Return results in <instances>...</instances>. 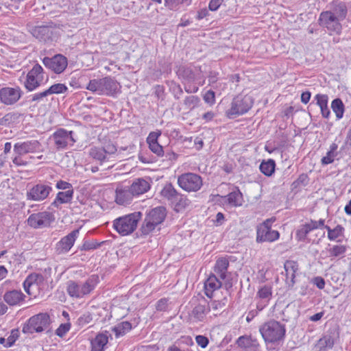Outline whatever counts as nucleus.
<instances>
[{
  "label": "nucleus",
  "instance_id": "nucleus-1",
  "mask_svg": "<svg viewBox=\"0 0 351 351\" xmlns=\"http://www.w3.org/2000/svg\"><path fill=\"white\" fill-rule=\"evenodd\" d=\"M119 83L111 77L90 80L86 89L99 95L115 96L120 92Z\"/></svg>",
  "mask_w": 351,
  "mask_h": 351
},
{
  "label": "nucleus",
  "instance_id": "nucleus-2",
  "mask_svg": "<svg viewBox=\"0 0 351 351\" xmlns=\"http://www.w3.org/2000/svg\"><path fill=\"white\" fill-rule=\"evenodd\" d=\"M141 217V212L130 213L115 219L112 221V227L120 235L127 236L136 229Z\"/></svg>",
  "mask_w": 351,
  "mask_h": 351
},
{
  "label": "nucleus",
  "instance_id": "nucleus-3",
  "mask_svg": "<svg viewBox=\"0 0 351 351\" xmlns=\"http://www.w3.org/2000/svg\"><path fill=\"white\" fill-rule=\"evenodd\" d=\"M99 283V277L92 275L84 282L70 280L67 282L66 291L68 294L75 298H82L90 294Z\"/></svg>",
  "mask_w": 351,
  "mask_h": 351
},
{
  "label": "nucleus",
  "instance_id": "nucleus-4",
  "mask_svg": "<svg viewBox=\"0 0 351 351\" xmlns=\"http://www.w3.org/2000/svg\"><path fill=\"white\" fill-rule=\"evenodd\" d=\"M166 208L163 206L154 208L147 213L141 227L142 234L147 235L152 232L165 220Z\"/></svg>",
  "mask_w": 351,
  "mask_h": 351
},
{
  "label": "nucleus",
  "instance_id": "nucleus-5",
  "mask_svg": "<svg viewBox=\"0 0 351 351\" xmlns=\"http://www.w3.org/2000/svg\"><path fill=\"white\" fill-rule=\"evenodd\" d=\"M259 331L266 343H275L285 335V326L276 320H270L262 325Z\"/></svg>",
  "mask_w": 351,
  "mask_h": 351
},
{
  "label": "nucleus",
  "instance_id": "nucleus-6",
  "mask_svg": "<svg viewBox=\"0 0 351 351\" xmlns=\"http://www.w3.org/2000/svg\"><path fill=\"white\" fill-rule=\"evenodd\" d=\"M51 324L49 315L46 313L31 317L23 327V333L41 332L49 329Z\"/></svg>",
  "mask_w": 351,
  "mask_h": 351
},
{
  "label": "nucleus",
  "instance_id": "nucleus-7",
  "mask_svg": "<svg viewBox=\"0 0 351 351\" xmlns=\"http://www.w3.org/2000/svg\"><path fill=\"white\" fill-rule=\"evenodd\" d=\"M253 103V99L251 96L239 95L232 99L231 106L227 110L226 114L229 118L243 114L252 107Z\"/></svg>",
  "mask_w": 351,
  "mask_h": 351
},
{
  "label": "nucleus",
  "instance_id": "nucleus-8",
  "mask_svg": "<svg viewBox=\"0 0 351 351\" xmlns=\"http://www.w3.org/2000/svg\"><path fill=\"white\" fill-rule=\"evenodd\" d=\"M275 219H267L264 222L257 226L256 229V241L273 242L278 239L280 234L277 230H272L271 226Z\"/></svg>",
  "mask_w": 351,
  "mask_h": 351
},
{
  "label": "nucleus",
  "instance_id": "nucleus-9",
  "mask_svg": "<svg viewBox=\"0 0 351 351\" xmlns=\"http://www.w3.org/2000/svg\"><path fill=\"white\" fill-rule=\"evenodd\" d=\"M347 8L343 2L334 1L330 11L323 12L319 16V22H335L345 19Z\"/></svg>",
  "mask_w": 351,
  "mask_h": 351
},
{
  "label": "nucleus",
  "instance_id": "nucleus-10",
  "mask_svg": "<svg viewBox=\"0 0 351 351\" xmlns=\"http://www.w3.org/2000/svg\"><path fill=\"white\" fill-rule=\"evenodd\" d=\"M178 185L188 192H196L202 186L203 182L201 176L193 173H185L178 178Z\"/></svg>",
  "mask_w": 351,
  "mask_h": 351
},
{
  "label": "nucleus",
  "instance_id": "nucleus-11",
  "mask_svg": "<svg viewBox=\"0 0 351 351\" xmlns=\"http://www.w3.org/2000/svg\"><path fill=\"white\" fill-rule=\"evenodd\" d=\"M52 191V187L49 182H40L29 188L26 193L27 200L41 202L48 197Z\"/></svg>",
  "mask_w": 351,
  "mask_h": 351
},
{
  "label": "nucleus",
  "instance_id": "nucleus-12",
  "mask_svg": "<svg viewBox=\"0 0 351 351\" xmlns=\"http://www.w3.org/2000/svg\"><path fill=\"white\" fill-rule=\"evenodd\" d=\"M73 134V131L60 128L52 134L51 138L57 149H66L68 146H73L76 142Z\"/></svg>",
  "mask_w": 351,
  "mask_h": 351
},
{
  "label": "nucleus",
  "instance_id": "nucleus-13",
  "mask_svg": "<svg viewBox=\"0 0 351 351\" xmlns=\"http://www.w3.org/2000/svg\"><path fill=\"white\" fill-rule=\"evenodd\" d=\"M43 69L36 64L27 73L24 86L29 91H32L43 84Z\"/></svg>",
  "mask_w": 351,
  "mask_h": 351
},
{
  "label": "nucleus",
  "instance_id": "nucleus-14",
  "mask_svg": "<svg viewBox=\"0 0 351 351\" xmlns=\"http://www.w3.org/2000/svg\"><path fill=\"white\" fill-rule=\"evenodd\" d=\"M43 63L57 74L62 73L68 65L67 58L62 54H56L51 58L45 57Z\"/></svg>",
  "mask_w": 351,
  "mask_h": 351
},
{
  "label": "nucleus",
  "instance_id": "nucleus-15",
  "mask_svg": "<svg viewBox=\"0 0 351 351\" xmlns=\"http://www.w3.org/2000/svg\"><path fill=\"white\" fill-rule=\"evenodd\" d=\"M23 91L19 86L3 87L0 89V101L6 106L16 104L21 97Z\"/></svg>",
  "mask_w": 351,
  "mask_h": 351
},
{
  "label": "nucleus",
  "instance_id": "nucleus-16",
  "mask_svg": "<svg viewBox=\"0 0 351 351\" xmlns=\"http://www.w3.org/2000/svg\"><path fill=\"white\" fill-rule=\"evenodd\" d=\"M54 220L53 215L49 212H40L32 214L28 219V224L34 228L47 227Z\"/></svg>",
  "mask_w": 351,
  "mask_h": 351
},
{
  "label": "nucleus",
  "instance_id": "nucleus-17",
  "mask_svg": "<svg viewBox=\"0 0 351 351\" xmlns=\"http://www.w3.org/2000/svg\"><path fill=\"white\" fill-rule=\"evenodd\" d=\"M79 235V230H74L66 236L64 237L56 243V250L58 254L68 252L73 247L76 239Z\"/></svg>",
  "mask_w": 351,
  "mask_h": 351
},
{
  "label": "nucleus",
  "instance_id": "nucleus-18",
  "mask_svg": "<svg viewBox=\"0 0 351 351\" xmlns=\"http://www.w3.org/2000/svg\"><path fill=\"white\" fill-rule=\"evenodd\" d=\"M201 68L190 65L188 66H181L178 71V75L180 77L189 82L196 81L201 78Z\"/></svg>",
  "mask_w": 351,
  "mask_h": 351
},
{
  "label": "nucleus",
  "instance_id": "nucleus-19",
  "mask_svg": "<svg viewBox=\"0 0 351 351\" xmlns=\"http://www.w3.org/2000/svg\"><path fill=\"white\" fill-rule=\"evenodd\" d=\"M45 278L40 274L33 273L29 274L23 282V288L25 292L32 295V290H37L43 285Z\"/></svg>",
  "mask_w": 351,
  "mask_h": 351
},
{
  "label": "nucleus",
  "instance_id": "nucleus-20",
  "mask_svg": "<svg viewBox=\"0 0 351 351\" xmlns=\"http://www.w3.org/2000/svg\"><path fill=\"white\" fill-rule=\"evenodd\" d=\"M40 145V143L36 140L17 143L14 145V151L18 155L21 156L36 152L39 149Z\"/></svg>",
  "mask_w": 351,
  "mask_h": 351
},
{
  "label": "nucleus",
  "instance_id": "nucleus-21",
  "mask_svg": "<svg viewBox=\"0 0 351 351\" xmlns=\"http://www.w3.org/2000/svg\"><path fill=\"white\" fill-rule=\"evenodd\" d=\"M337 335L335 332H326L316 343L315 351H328L332 348Z\"/></svg>",
  "mask_w": 351,
  "mask_h": 351
},
{
  "label": "nucleus",
  "instance_id": "nucleus-22",
  "mask_svg": "<svg viewBox=\"0 0 351 351\" xmlns=\"http://www.w3.org/2000/svg\"><path fill=\"white\" fill-rule=\"evenodd\" d=\"M210 306L208 302L202 299L192 311V317L196 322H204L206 315L210 312Z\"/></svg>",
  "mask_w": 351,
  "mask_h": 351
},
{
  "label": "nucleus",
  "instance_id": "nucleus-23",
  "mask_svg": "<svg viewBox=\"0 0 351 351\" xmlns=\"http://www.w3.org/2000/svg\"><path fill=\"white\" fill-rule=\"evenodd\" d=\"M115 201L119 205H126L131 203L134 193H132L131 189L129 187L119 186L116 189Z\"/></svg>",
  "mask_w": 351,
  "mask_h": 351
},
{
  "label": "nucleus",
  "instance_id": "nucleus-24",
  "mask_svg": "<svg viewBox=\"0 0 351 351\" xmlns=\"http://www.w3.org/2000/svg\"><path fill=\"white\" fill-rule=\"evenodd\" d=\"M286 276V284L293 287L295 284V273L298 270V264L294 261H287L284 264Z\"/></svg>",
  "mask_w": 351,
  "mask_h": 351
},
{
  "label": "nucleus",
  "instance_id": "nucleus-25",
  "mask_svg": "<svg viewBox=\"0 0 351 351\" xmlns=\"http://www.w3.org/2000/svg\"><path fill=\"white\" fill-rule=\"evenodd\" d=\"M150 186L149 181L143 178H139L133 180L130 188L134 196H137L147 192L149 190Z\"/></svg>",
  "mask_w": 351,
  "mask_h": 351
},
{
  "label": "nucleus",
  "instance_id": "nucleus-26",
  "mask_svg": "<svg viewBox=\"0 0 351 351\" xmlns=\"http://www.w3.org/2000/svg\"><path fill=\"white\" fill-rule=\"evenodd\" d=\"M221 287V281L215 275H210L204 282L206 295L210 298H212L213 292Z\"/></svg>",
  "mask_w": 351,
  "mask_h": 351
},
{
  "label": "nucleus",
  "instance_id": "nucleus-27",
  "mask_svg": "<svg viewBox=\"0 0 351 351\" xmlns=\"http://www.w3.org/2000/svg\"><path fill=\"white\" fill-rule=\"evenodd\" d=\"M24 298V294L21 291L16 290L7 291L3 295L4 301L10 306L19 304Z\"/></svg>",
  "mask_w": 351,
  "mask_h": 351
},
{
  "label": "nucleus",
  "instance_id": "nucleus-28",
  "mask_svg": "<svg viewBox=\"0 0 351 351\" xmlns=\"http://www.w3.org/2000/svg\"><path fill=\"white\" fill-rule=\"evenodd\" d=\"M229 267V261L226 258H219L215 263V272L222 280H228V268Z\"/></svg>",
  "mask_w": 351,
  "mask_h": 351
},
{
  "label": "nucleus",
  "instance_id": "nucleus-29",
  "mask_svg": "<svg viewBox=\"0 0 351 351\" xmlns=\"http://www.w3.org/2000/svg\"><path fill=\"white\" fill-rule=\"evenodd\" d=\"M108 341L106 333H99L91 341L92 351H104Z\"/></svg>",
  "mask_w": 351,
  "mask_h": 351
},
{
  "label": "nucleus",
  "instance_id": "nucleus-30",
  "mask_svg": "<svg viewBox=\"0 0 351 351\" xmlns=\"http://www.w3.org/2000/svg\"><path fill=\"white\" fill-rule=\"evenodd\" d=\"M73 189L58 192L52 205L57 207L58 204H67L71 202L73 197Z\"/></svg>",
  "mask_w": 351,
  "mask_h": 351
},
{
  "label": "nucleus",
  "instance_id": "nucleus-31",
  "mask_svg": "<svg viewBox=\"0 0 351 351\" xmlns=\"http://www.w3.org/2000/svg\"><path fill=\"white\" fill-rule=\"evenodd\" d=\"M228 203L232 206H240L243 202V195L238 188L225 196Z\"/></svg>",
  "mask_w": 351,
  "mask_h": 351
},
{
  "label": "nucleus",
  "instance_id": "nucleus-32",
  "mask_svg": "<svg viewBox=\"0 0 351 351\" xmlns=\"http://www.w3.org/2000/svg\"><path fill=\"white\" fill-rule=\"evenodd\" d=\"M32 34L39 40H46L49 37L50 29L47 25L36 26L32 29Z\"/></svg>",
  "mask_w": 351,
  "mask_h": 351
},
{
  "label": "nucleus",
  "instance_id": "nucleus-33",
  "mask_svg": "<svg viewBox=\"0 0 351 351\" xmlns=\"http://www.w3.org/2000/svg\"><path fill=\"white\" fill-rule=\"evenodd\" d=\"M276 163L272 159L263 161L260 165L261 171L267 176H271L275 171Z\"/></svg>",
  "mask_w": 351,
  "mask_h": 351
},
{
  "label": "nucleus",
  "instance_id": "nucleus-34",
  "mask_svg": "<svg viewBox=\"0 0 351 351\" xmlns=\"http://www.w3.org/2000/svg\"><path fill=\"white\" fill-rule=\"evenodd\" d=\"M161 195L169 200L177 201L178 193L171 184L165 186L161 191Z\"/></svg>",
  "mask_w": 351,
  "mask_h": 351
},
{
  "label": "nucleus",
  "instance_id": "nucleus-35",
  "mask_svg": "<svg viewBox=\"0 0 351 351\" xmlns=\"http://www.w3.org/2000/svg\"><path fill=\"white\" fill-rule=\"evenodd\" d=\"M331 108L335 113L337 119H340L343 117L344 113V104L340 99L337 98L334 99L332 101Z\"/></svg>",
  "mask_w": 351,
  "mask_h": 351
},
{
  "label": "nucleus",
  "instance_id": "nucleus-36",
  "mask_svg": "<svg viewBox=\"0 0 351 351\" xmlns=\"http://www.w3.org/2000/svg\"><path fill=\"white\" fill-rule=\"evenodd\" d=\"M132 328V324L129 322H123L113 328L116 337L124 335Z\"/></svg>",
  "mask_w": 351,
  "mask_h": 351
},
{
  "label": "nucleus",
  "instance_id": "nucleus-37",
  "mask_svg": "<svg viewBox=\"0 0 351 351\" xmlns=\"http://www.w3.org/2000/svg\"><path fill=\"white\" fill-rule=\"evenodd\" d=\"M89 155L94 159L103 162L106 159L105 151L102 147H93L90 149Z\"/></svg>",
  "mask_w": 351,
  "mask_h": 351
},
{
  "label": "nucleus",
  "instance_id": "nucleus-38",
  "mask_svg": "<svg viewBox=\"0 0 351 351\" xmlns=\"http://www.w3.org/2000/svg\"><path fill=\"white\" fill-rule=\"evenodd\" d=\"M330 257L343 256L346 252V247L343 245H335L328 249Z\"/></svg>",
  "mask_w": 351,
  "mask_h": 351
},
{
  "label": "nucleus",
  "instance_id": "nucleus-39",
  "mask_svg": "<svg viewBox=\"0 0 351 351\" xmlns=\"http://www.w3.org/2000/svg\"><path fill=\"white\" fill-rule=\"evenodd\" d=\"M166 7L171 10H176L181 4L189 5L191 0H164Z\"/></svg>",
  "mask_w": 351,
  "mask_h": 351
},
{
  "label": "nucleus",
  "instance_id": "nucleus-40",
  "mask_svg": "<svg viewBox=\"0 0 351 351\" xmlns=\"http://www.w3.org/2000/svg\"><path fill=\"white\" fill-rule=\"evenodd\" d=\"M200 101L199 98L195 95L186 97L184 101V104L186 109L192 110L195 108Z\"/></svg>",
  "mask_w": 351,
  "mask_h": 351
},
{
  "label": "nucleus",
  "instance_id": "nucleus-41",
  "mask_svg": "<svg viewBox=\"0 0 351 351\" xmlns=\"http://www.w3.org/2000/svg\"><path fill=\"white\" fill-rule=\"evenodd\" d=\"M271 294V288L269 286H264L261 287L257 293V295L261 300L267 301H269Z\"/></svg>",
  "mask_w": 351,
  "mask_h": 351
},
{
  "label": "nucleus",
  "instance_id": "nucleus-42",
  "mask_svg": "<svg viewBox=\"0 0 351 351\" xmlns=\"http://www.w3.org/2000/svg\"><path fill=\"white\" fill-rule=\"evenodd\" d=\"M67 87L64 84H55L47 89L49 95L64 93L67 90Z\"/></svg>",
  "mask_w": 351,
  "mask_h": 351
},
{
  "label": "nucleus",
  "instance_id": "nucleus-43",
  "mask_svg": "<svg viewBox=\"0 0 351 351\" xmlns=\"http://www.w3.org/2000/svg\"><path fill=\"white\" fill-rule=\"evenodd\" d=\"M344 228L341 225H337L335 228L332 229L331 233L328 234V238L330 241H335L339 237L343 235Z\"/></svg>",
  "mask_w": 351,
  "mask_h": 351
},
{
  "label": "nucleus",
  "instance_id": "nucleus-44",
  "mask_svg": "<svg viewBox=\"0 0 351 351\" xmlns=\"http://www.w3.org/2000/svg\"><path fill=\"white\" fill-rule=\"evenodd\" d=\"M311 232V228H308L306 224H304L300 227L296 232V238L299 241H304L307 234Z\"/></svg>",
  "mask_w": 351,
  "mask_h": 351
},
{
  "label": "nucleus",
  "instance_id": "nucleus-45",
  "mask_svg": "<svg viewBox=\"0 0 351 351\" xmlns=\"http://www.w3.org/2000/svg\"><path fill=\"white\" fill-rule=\"evenodd\" d=\"M319 25H322V23H319ZM322 25H325L326 26H323L324 27H326L330 34H339L341 30V23H322Z\"/></svg>",
  "mask_w": 351,
  "mask_h": 351
},
{
  "label": "nucleus",
  "instance_id": "nucleus-46",
  "mask_svg": "<svg viewBox=\"0 0 351 351\" xmlns=\"http://www.w3.org/2000/svg\"><path fill=\"white\" fill-rule=\"evenodd\" d=\"M19 337V331L18 329H13L11 331L10 335L6 339V343L5 344V347L9 348L14 345L16 339Z\"/></svg>",
  "mask_w": 351,
  "mask_h": 351
},
{
  "label": "nucleus",
  "instance_id": "nucleus-47",
  "mask_svg": "<svg viewBox=\"0 0 351 351\" xmlns=\"http://www.w3.org/2000/svg\"><path fill=\"white\" fill-rule=\"evenodd\" d=\"M93 317L91 313L86 312L77 319V324L81 326H84L85 325L90 323Z\"/></svg>",
  "mask_w": 351,
  "mask_h": 351
},
{
  "label": "nucleus",
  "instance_id": "nucleus-48",
  "mask_svg": "<svg viewBox=\"0 0 351 351\" xmlns=\"http://www.w3.org/2000/svg\"><path fill=\"white\" fill-rule=\"evenodd\" d=\"M149 148L150 150L156 154L158 156H162L164 155V151L162 147L158 143H149Z\"/></svg>",
  "mask_w": 351,
  "mask_h": 351
},
{
  "label": "nucleus",
  "instance_id": "nucleus-49",
  "mask_svg": "<svg viewBox=\"0 0 351 351\" xmlns=\"http://www.w3.org/2000/svg\"><path fill=\"white\" fill-rule=\"evenodd\" d=\"M196 343L202 348H206L208 343L209 339L204 335H198L195 337Z\"/></svg>",
  "mask_w": 351,
  "mask_h": 351
},
{
  "label": "nucleus",
  "instance_id": "nucleus-50",
  "mask_svg": "<svg viewBox=\"0 0 351 351\" xmlns=\"http://www.w3.org/2000/svg\"><path fill=\"white\" fill-rule=\"evenodd\" d=\"M176 202L177 203L176 206L178 208V209L184 208L186 206H188L190 203L189 200L187 198L179 194L178 198L177 199Z\"/></svg>",
  "mask_w": 351,
  "mask_h": 351
},
{
  "label": "nucleus",
  "instance_id": "nucleus-51",
  "mask_svg": "<svg viewBox=\"0 0 351 351\" xmlns=\"http://www.w3.org/2000/svg\"><path fill=\"white\" fill-rule=\"evenodd\" d=\"M315 99L317 101V104L320 108H323V107L328 106V96L326 95L317 94L315 96Z\"/></svg>",
  "mask_w": 351,
  "mask_h": 351
},
{
  "label": "nucleus",
  "instance_id": "nucleus-52",
  "mask_svg": "<svg viewBox=\"0 0 351 351\" xmlns=\"http://www.w3.org/2000/svg\"><path fill=\"white\" fill-rule=\"evenodd\" d=\"M204 100L206 103L209 105H213L215 102V92L209 90H208L203 97Z\"/></svg>",
  "mask_w": 351,
  "mask_h": 351
},
{
  "label": "nucleus",
  "instance_id": "nucleus-53",
  "mask_svg": "<svg viewBox=\"0 0 351 351\" xmlns=\"http://www.w3.org/2000/svg\"><path fill=\"white\" fill-rule=\"evenodd\" d=\"M69 323L62 324L56 331V334L59 337H63L70 329Z\"/></svg>",
  "mask_w": 351,
  "mask_h": 351
},
{
  "label": "nucleus",
  "instance_id": "nucleus-54",
  "mask_svg": "<svg viewBox=\"0 0 351 351\" xmlns=\"http://www.w3.org/2000/svg\"><path fill=\"white\" fill-rule=\"evenodd\" d=\"M337 156V154H334V153L328 151L326 153V156H324L322 158V160H321L322 161V164L324 165L331 164L334 161L335 158Z\"/></svg>",
  "mask_w": 351,
  "mask_h": 351
},
{
  "label": "nucleus",
  "instance_id": "nucleus-55",
  "mask_svg": "<svg viewBox=\"0 0 351 351\" xmlns=\"http://www.w3.org/2000/svg\"><path fill=\"white\" fill-rule=\"evenodd\" d=\"M160 135H161L160 130H156L155 132H150L147 138V144L153 143H158V138Z\"/></svg>",
  "mask_w": 351,
  "mask_h": 351
},
{
  "label": "nucleus",
  "instance_id": "nucleus-56",
  "mask_svg": "<svg viewBox=\"0 0 351 351\" xmlns=\"http://www.w3.org/2000/svg\"><path fill=\"white\" fill-rule=\"evenodd\" d=\"M16 118L14 113H8L3 117L0 119V125H6L11 123Z\"/></svg>",
  "mask_w": 351,
  "mask_h": 351
},
{
  "label": "nucleus",
  "instance_id": "nucleus-57",
  "mask_svg": "<svg viewBox=\"0 0 351 351\" xmlns=\"http://www.w3.org/2000/svg\"><path fill=\"white\" fill-rule=\"evenodd\" d=\"M56 187L58 189L65 190V191H68L69 189H73L71 184H70L66 181H63V180H59L56 183Z\"/></svg>",
  "mask_w": 351,
  "mask_h": 351
},
{
  "label": "nucleus",
  "instance_id": "nucleus-58",
  "mask_svg": "<svg viewBox=\"0 0 351 351\" xmlns=\"http://www.w3.org/2000/svg\"><path fill=\"white\" fill-rule=\"evenodd\" d=\"M223 0H210L209 2L208 8L211 11L217 10L221 5Z\"/></svg>",
  "mask_w": 351,
  "mask_h": 351
},
{
  "label": "nucleus",
  "instance_id": "nucleus-59",
  "mask_svg": "<svg viewBox=\"0 0 351 351\" xmlns=\"http://www.w3.org/2000/svg\"><path fill=\"white\" fill-rule=\"evenodd\" d=\"M105 151V155H111L117 152V148L113 144H108L104 147H102Z\"/></svg>",
  "mask_w": 351,
  "mask_h": 351
},
{
  "label": "nucleus",
  "instance_id": "nucleus-60",
  "mask_svg": "<svg viewBox=\"0 0 351 351\" xmlns=\"http://www.w3.org/2000/svg\"><path fill=\"white\" fill-rule=\"evenodd\" d=\"M313 283L317 286L319 289H323L325 287V280L323 278L317 276L314 278Z\"/></svg>",
  "mask_w": 351,
  "mask_h": 351
},
{
  "label": "nucleus",
  "instance_id": "nucleus-61",
  "mask_svg": "<svg viewBox=\"0 0 351 351\" xmlns=\"http://www.w3.org/2000/svg\"><path fill=\"white\" fill-rule=\"evenodd\" d=\"M237 342L239 346L245 347L250 344V339L247 337L241 336L239 337Z\"/></svg>",
  "mask_w": 351,
  "mask_h": 351
},
{
  "label": "nucleus",
  "instance_id": "nucleus-62",
  "mask_svg": "<svg viewBox=\"0 0 351 351\" xmlns=\"http://www.w3.org/2000/svg\"><path fill=\"white\" fill-rule=\"evenodd\" d=\"M307 182H308V176H307V175L303 173V174H301L298 177L297 180H295L293 182V184L299 185L300 184H302L305 185V184H306Z\"/></svg>",
  "mask_w": 351,
  "mask_h": 351
},
{
  "label": "nucleus",
  "instance_id": "nucleus-63",
  "mask_svg": "<svg viewBox=\"0 0 351 351\" xmlns=\"http://www.w3.org/2000/svg\"><path fill=\"white\" fill-rule=\"evenodd\" d=\"M210 309L212 308L214 311L221 310L223 308L224 304L221 302L215 300L212 302L211 304L210 305Z\"/></svg>",
  "mask_w": 351,
  "mask_h": 351
},
{
  "label": "nucleus",
  "instance_id": "nucleus-64",
  "mask_svg": "<svg viewBox=\"0 0 351 351\" xmlns=\"http://www.w3.org/2000/svg\"><path fill=\"white\" fill-rule=\"evenodd\" d=\"M167 300L166 299H161L157 302L156 308L158 311H165L167 308Z\"/></svg>",
  "mask_w": 351,
  "mask_h": 351
}]
</instances>
